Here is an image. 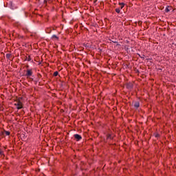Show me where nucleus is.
Instances as JSON below:
<instances>
[{
  "mask_svg": "<svg viewBox=\"0 0 176 176\" xmlns=\"http://www.w3.org/2000/svg\"><path fill=\"white\" fill-rule=\"evenodd\" d=\"M15 105L16 106L17 109H21V108H23V103L20 101L16 102Z\"/></svg>",
  "mask_w": 176,
  "mask_h": 176,
  "instance_id": "f257e3e1",
  "label": "nucleus"
},
{
  "mask_svg": "<svg viewBox=\"0 0 176 176\" xmlns=\"http://www.w3.org/2000/svg\"><path fill=\"white\" fill-rule=\"evenodd\" d=\"M6 57H7V58H9L10 57V54H7Z\"/></svg>",
  "mask_w": 176,
  "mask_h": 176,
  "instance_id": "9b49d317",
  "label": "nucleus"
},
{
  "mask_svg": "<svg viewBox=\"0 0 176 176\" xmlns=\"http://www.w3.org/2000/svg\"><path fill=\"white\" fill-rule=\"evenodd\" d=\"M6 135H10V132H9V131H6Z\"/></svg>",
  "mask_w": 176,
  "mask_h": 176,
  "instance_id": "9d476101",
  "label": "nucleus"
},
{
  "mask_svg": "<svg viewBox=\"0 0 176 176\" xmlns=\"http://www.w3.org/2000/svg\"><path fill=\"white\" fill-rule=\"evenodd\" d=\"M107 138H112L111 137V135H109L107 136Z\"/></svg>",
  "mask_w": 176,
  "mask_h": 176,
  "instance_id": "2eb2a0df",
  "label": "nucleus"
},
{
  "mask_svg": "<svg viewBox=\"0 0 176 176\" xmlns=\"http://www.w3.org/2000/svg\"><path fill=\"white\" fill-rule=\"evenodd\" d=\"M0 155H3V152L0 149Z\"/></svg>",
  "mask_w": 176,
  "mask_h": 176,
  "instance_id": "ddd939ff",
  "label": "nucleus"
},
{
  "mask_svg": "<svg viewBox=\"0 0 176 176\" xmlns=\"http://www.w3.org/2000/svg\"><path fill=\"white\" fill-rule=\"evenodd\" d=\"M74 138H76L77 141H80V140L82 139V136L78 134H75Z\"/></svg>",
  "mask_w": 176,
  "mask_h": 176,
  "instance_id": "f03ea898",
  "label": "nucleus"
},
{
  "mask_svg": "<svg viewBox=\"0 0 176 176\" xmlns=\"http://www.w3.org/2000/svg\"><path fill=\"white\" fill-rule=\"evenodd\" d=\"M116 13H120V9L116 8Z\"/></svg>",
  "mask_w": 176,
  "mask_h": 176,
  "instance_id": "6e6552de",
  "label": "nucleus"
},
{
  "mask_svg": "<svg viewBox=\"0 0 176 176\" xmlns=\"http://www.w3.org/2000/svg\"><path fill=\"white\" fill-rule=\"evenodd\" d=\"M114 43H118V41H114Z\"/></svg>",
  "mask_w": 176,
  "mask_h": 176,
  "instance_id": "dca6fc26",
  "label": "nucleus"
},
{
  "mask_svg": "<svg viewBox=\"0 0 176 176\" xmlns=\"http://www.w3.org/2000/svg\"><path fill=\"white\" fill-rule=\"evenodd\" d=\"M134 107H135V108H139L140 102H135Z\"/></svg>",
  "mask_w": 176,
  "mask_h": 176,
  "instance_id": "39448f33",
  "label": "nucleus"
},
{
  "mask_svg": "<svg viewBox=\"0 0 176 176\" xmlns=\"http://www.w3.org/2000/svg\"><path fill=\"white\" fill-rule=\"evenodd\" d=\"M120 5L121 6L120 9H122V8H124V3H120Z\"/></svg>",
  "mask_w": 176,
  "mask_h": 176,
  "instance_id": "423d86ee",
  "label": "nucleus"
},
{
  "mask_svg": "<svg viewBox=\"0 0 176 176\" xmlns=\"http://www.w3.org/2000/svg\"><path fill=\"white\" fill-rule=\"evenodd\" d=\"M166 12H170V10L168 8H166Z\"/></svg>",
  "mask_w": 176,
  "mask_h": 176,
  "instance_id": "4468645a",
  "label": "nucleus"
},
{
  "mask_svg": "<svg viewBox=\"0 0 176 176\" xmlns=\"http://www.w3.org/2000/svg\"><path fill=\"white\" fill-rule=\"evenodd\" d=\"M127 89H133V83L129 82L126 85Z\"/></svg>",
  "mask_w": 176,
  "mask_h": 176,
  "instance_id": "20e7f679",
  "label": "nucleus"
},
{
  "mask_svg": "<svg viewBox=\"0 0 176 176\" xmlns=\"http://www.w3.org/2000/svg\"><path fill=\"white\" fill-rule=\"evenodd\" d=\"M52 38H56V39H58V37H57V36H56V35H53Z\"/></svg>",
  "mask_w": 176,
  "mask_h": 176,
  "instance_id": "f8f14e48",
  "label": "nucleus"
},
{
  "mask_svg": "<svg viewBox=\"0 0 176 176\" xmlns=\"http://www.w3.org/2000/svg\"><path fill=\"white\" fill-rule=\"evenodd\" d=\"M57 75H58V72H55L54 73V76H57Z\"/></svg>",
  "mask_w": 176,
  "mask_h": 176,
  "instance_id": "1a4fd4ad",
  "label": "nucleus"
},
{
  "mask_svg": "<svg viewBox=\"0 0 176 176\" xmlns=\"http://www.w3.org/2000/svg\"><path fill=\"white\" fill-rule=\"evenodd\" d=\"M46 32L47 34H50V32H52V30L48 28V29H47Z\"/></svg>",
  "mask_w": 176,
  "mask_h": 176,
  "instance_id": "0eeeda50",
  "label": "nucleus"
},
{
  "mask_svg": "<svg viewBox=\"0 0 176 176\" xmlns=\"http://www.w3.org/2000/svg\"><path fill=\"white\" fill-rule=\"evenodd\" d=\"M25 76H28V78L32 76V71L30 69L27 70V73Z\"/></svg>",
  "mask_w": 176,
  "mask_h": 176,
  "instance_id": "7ed1b4c3",
  "label": "nucleus"
}]
</instances>
